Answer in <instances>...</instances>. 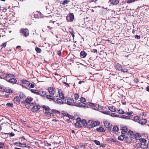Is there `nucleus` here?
Listing matches in <instances>:
<instances>
[{"label":"nucleus","instance_id":"58836bf2","mask_svg":"<svg viewBox=\"0 0 149 149\" xmlns=\"http://www.w3.org/2000/svg\"><path fill=\"white\" fill-rule=\"evenodd\" d=\"M4 75H5V74L4 73H3L2 72H0V78H1V79L4 78Z\"/></svg>","mask_w":149,"mask_h":149},{"label":"nucleus","instance_id":"9b49d317","mask_svg":"<svg viewBox=\"0 0 149 149\" xmlns=\"http://www.w3.org/2000/svg\"><path fill=\"white\" fill-rule=\"evenodd\" d=\"M29 82L28 81L26 80L23 79L22 81V84H21V85L23 87H24V85L29 86L30 84H29Z\"/></svg>","mask_w":149,"mask_h":149},{"label":"nucleus","instance_id":"9d476101","mask_svg":"<svg viewBox=\"0 0 149 149\" xmlns=\"http://www.w3.org/2000/svg\"><path fill=\"white\" fill-rule=\"evenodd\" d=\"M128 138V136H126V134H123L119 136L118 139L119 140L122 141L124 139H127Z\"/></svg>","mask_w":149,"mask_h":149},{"label":"nucleus","instance_id":"e433bc0d","mask_svg":"<svg viewBox=\"0 0 149 149\" xmlns=\"http://www.w3.org/2000/svg\"><path fill=\"white\" fill-rule=\"evenodd\" d=\"M111 116L112 117H119V115L116 113H111Z\"/></svg>","mask_w":149,"mask_h":149},{"label":"nucleus","instance_id":"5701e85b","mask_svg":"<svg viewBox=\"0 0 149 149\" xmlns=\"http://www.w3.org/2000/svg\"><path fill=\"white\" fill-rule=\"evenodd\" d=\"M85 147L84 146L83 144H80L77 145L75 148L76 149H81V148H84Z\"/></svg>","mask_w":149,"mask_h":149},{"label":"nucleus","instance_id":"7c9ffc66","mask_svg":"<svg viewBox=\"0 0 149 149\" xmlns=\"http://www.w3.org/2000/svg\"><path fill=\"white\" fill-rule=\"evenodd\" d=\"M20 98L22 100H24L26 98V96L22 93H20L19 94Z\"/></svg>","mask_w":149,"mask_h":149},{"label":"nucleus","instance_id":"7ed1b4c3","mask_svg":"<svg viewBox=\"0 0 149 149\" xmlns=\"http://www.w3.org/2000/svg\"><path fill=\"white\" fill-rule=\"evenodd\" d=\"M20 33H22L25 37H27L29 34V31L27 29H22L20 30Z\"/></svg>","mask_w":149,"mask_h":149},{"label":"nucleus","instance_id":"e2e57ef3","mask_svg":"<svg viewBox=\"0 0 149 149\" xmlns=\"http://www.w3.org/2000/svg\"><path fill=\"white\" fill-rule=\"evenodd\" d=\"M132 112H126L125 113L129 115H131L132 113Z\"/></svg>","mask_w":149,"mask_h":149},{"label":"nucleus","instance_id":"f257e3e1","mask_svg":"<svg viewBox=\"0 0 149 149\" xmlns=\"http://www.w3.org/2000/svg\"><path fill=\"white\" fill-rule=\"evenodd\" d=\"M139 142L138 143L136 146L138 148H141L144 149H146L148 148L147 144L146 143V140L144 139H139Z\"/></svg>","mask_w":149,"mask_h":149},{"label":"nucleus","instance_id":"f03ea898","mask_svg":"<svg viewBox=\"0 0 149 149\" xmlns=\"http://www.w3.org/2000/svg\"><path fill=\"white\" fill-rule=\"evenodd\" d=\"M65 103L69 105L75 106L76 103L74 102V100L70 97L68 98L67 99H65Z\"/></svg>","mask_w":149,"mask_h":149},{"label":"nucleus","instance_id":"37998d69","mask_svg":"<svg viewBox=\"0 0 149 149\" xmlns=\"http://www.w3.org/2000/svg\"><path fill=\"white\" fill-rule=\"evenodd\" d=\"M118 113H119L121 114H123L124 113H125L124 111L122 109H118Z\"/></svg>","mask_w":149,"mask_h":149},{"label":"nucleus","instance_id":"c756f323","mask_svg":"<svg viewBox=\"0 0 149 149\" xmlns=\"http://www.w3.org/2000/svg\"><path fill=\"white\" fill-rule=\"evenodd\" d=\"M135 138L136 139V140L137 141V142H139L138 140L139 141V139H140V137L139 136V133H137L136 134H135V135L134 136ZM141 138H140L141 139Z\"/></svg>","mask_w":149,"mask_h":149},{"label":"nucleus","instance_id":"6ab92c4d","mask_svg":"<svg viewBox=\"0 0 149 149\" xmlns=\"http://www.w3.org/2000/svg\"><path fill=\"white\" fill-rule=\"evenodd\" d=\"M31 91L33 93H35L38 95L41 94V92L38 90L31 89Z\"/></svg>","mask_w":149,"mask_h":149},{"label":"nucleus","instance_id":"a18cd8bd","mask_svg":"<svg viewBox=\"0 0 149 149\" xmlns=\"http://www.w3.org/2000/svg\"><path fill=\"white\" fill-rule=\"evenodd\" d=\"M3 79H5L6 81L9 82V80L10 79V78H9V77H8V76H7L5 75H4V78Z\"/></svg>","mask_w":149,"mask_h":149},{"label":"nucleus","instance_id":"2f4dec72","mask_svg":"<svg viewBox=\"0 0 149 149\" xmlns=\"http://www.w3.org/2000/svg\"><path fill=\"white\" fill-rule=\"evenodd\" d=\"M42 108L47 111H49L50 110V108L47 106L43 105L42 106Z\"/></svg>","mask_w":149,"mask_h":149},{"label":"nucleus","instance_id":"bb28decb","mask_svg":"<svg viewBox=\"0 0 149 149\" xmlns=\"http://www.w3.org/2000/svg\"><path fill=\"white\" fill-rule=\"evenodd\" d=\"M100 124V122L98 121L94 122L92 124V127H95L97 125H98Z\"/></svg>","mask_w":149,"mask_h":149},{"label":"nucleus","instance_id":"20e7f679","mask_svg":"<svg viewBox=\"0 0 149 149\" xmlns=\"http://www.w3.org/2000/svg\"><path fill=\"white\" fill-rule=\"evenodd\" d=\"M99 111L105 114L109 115L110 114V112L109 111L106 110L105 108H104V107L102 106L100 107Z\"/></svg>","mask_w":149,"mask_h":149},{"label":"nucleus","instance_id":"6e6552de","mask_svg":"<svg viewBox=\"0 0 149 149\" xmlns=\"http://www.w3.org/2000/svg\"><path fill=\"white\" fill-rule=\"evenodd\" d=\"M104 126L106 128H108V130L109 131H111V128H112L111 124L109 122L107 121H104Z\"/></svg>","mask_w":149,"mask_h":149},{"label":"nucleus","instance_id":"de8ad7c7","mask_svg":"<svg viewBox=\"0 0 149 149\" xmlns=\"http://www.w3.org/2000/svg\"><path fill=\"white\" fill-rule=\"evenodd\" d=\"M121 133L122 135L126 134V136H127V131H126L122 130V131L121 132Z\"/></svg>","mask_w":149,"mask_h":149},{"label":"nucleus","instance_id":"393cba45","mask_svg":"<svg viewBox=\"0 0 149 149\" xmlns=\"http://www.w3.org/2000/svg\"><path fill=\"white\" fill-rule=\"evenodd\" d=\"M87 55V53L84 51H82L80 53V56L83 58L85 57Z\"/></svg>","mask_w":149,"mask_h":149},{"label":"nucleus","instance_id":"052dcab7","mask_svg":"<svg viewBox=\"0 0 149 149\" xmlns=\"http://www.w3.org/2000/svg\"><path fill=\"white\" fill-rule=\"evenodd\" d=\"M6 45V42L3 43L2 44L1 46L3 47H5Z\"/></svg>","mask_w":149,"mask_h":149},{"label":"nucleus","instance_id":"1a4fd4ad","mask_svg":"<svg viewBox=\"0 0 149 149\" xmlns=\"http://www.w3.org/2000/svg\"><path fill=\"white\" fill-rule=\"evenodd\" d=\"M48 90L49 93L51 95H54L56 93L54 88L49 87L48 88Z\"/></svg>","mask_w":149,"mask_h":149},{"label":"nucleus","instance_id":"4d7b16f0","mask_svg":"<svg viewBox=\"0 0 149 149\" xmlns=\"http://www.w3.org/2000/svg\"><path fill=\"white\" fill-rule=\"evenodd\" d=\"M29 84H30L29 86L31 88H33L34 87V84H29Z\"/></svg>","mask_w":149,"mask_h":149},{"label":"nucleus","instance_id":"a19ab883","mask_svg":"<svg viewBox=\"0 0 149 149\" xmlns=\"http://www.w3.org/2000/svg\"><path fill=\"white\" fill-rule=\"evenodd\" d=\"M94 109L95 110H98V109L99 110V108H100V106L99 105H96L95 106H94Z\"/></svg>","mask_w":149,"mask_h":149},{"label":"nucleus","instance_id":"aec40b11","mask_svg":"<svg viewBox=\"0 0 149 149\" xmlns=\"http://www.w3.org/2000/svg\"><path fill=\"white\" fill-rule=\"evenodd\" d=\"M55 101L58 104H64L65 103L61 100L59 98L57 99L56 101Z\"/></svg>","mask_w":149,"mask_h":149},{"label":"nucleus","instance_id":"423d86ee","mask_svg":"<svg viewBox=\"0 0 149 149\" xmlns=\"http://www.w3.org/2000/svg\"><path fill=\"white\" fill-rule=\"evenodd\" d=\"M69 15L66 17L67 20L69 21H72L73 20L74 17L73 14L72 13H70Z\"/></svg>","mask_w":149,"mask_h":149},{"label":"nucleus","instance_id":"864d4df0","mask_svg":"<svg viewBox=\"0 0 149 149\" xmlns=\"http://www.w3.org/2000/svg\"><path fill=\"white\" fill-rule=\"evenodd\" d=\"M136 1L137 0H129L127 1V2L128 3H131Z\"/></svg>","mask_w":149,"mask_h":149},{"label":"nucleus","instance_id":"a878e982","mask_svg":"<svg viewBox=\"0 0 149 149\" xmlns=\"http://www.w3.org/2000/svg\"><path fill=\"white\" fill-rule=\"evenodd\" d=\"M46 97L47 99H49L50 100H52L54 101H55V98L51 95H47L46 96Z\"/></svg>","mask_w":149,"mask_h":149},{"label":"nucleus","instance_id":"79ce46f5","mask_svg":"<svg viewBox=\"0 0 149 149\" xmlns=\"http://www.w3.org/2000/svg\"><path fill=\"white\" fill-rule=\"evenodd\" d=\"M51 111L56 114L59 113V112L58 111L55 109H52L51 110Z\"/></svg>","mask_w":149,"mask_h":149},{"label":"nucleus","instance_id":"412c9836","mask_svg":"<svg viewBox=\"0 0 149 149\" xmlns=\"http://www.w3.org/2000/svg\"><path fill=\"white\" fill-rule=\"evenodd\" d=\"M108 108L110 111L112 112H116V111L115 107L113 106H109Z\"/></svg>","mask_w":149,"mask_h":149},{"label":"nucleus","instance_id":"f8f14e48","mask_svg":"<svg viewBox=\"0 0 149 149\" xmlns=\"http://www.w3.org/2000/svg\"><path fill=\"white\" fill-rule=\"evenodd\" d=\"M115 68L118 70L121 71L123 70L122 66L121 65L119 64H116L115 66Z\"/></svg>","mask_w":149,"mask_h":149},{"label":"nucleus","instance_id":"774afa93","mask_svg":"<svg viewBox=\"0 0 149 149\" xmlns=\"http://www.w3.org/2000/svg\"><path fill=\"white\" fill-rule=\"evenodd\" d=\"M22 143H18V145H17V146H19V147H22Z\"/></svg>","mask_w":149,"mask_h":149},{"label":"nucleus","instance_id":"f704fd0d","mask_svg":"<svg viewBox=\"0 0 149 149\" xmlns=\"http://www.w3.org/2000/svg\"><path fill=\"white\" fill-rule=\"evenodd\" d=\"M122 118L125 119H130V117L127 116L125 115H122L120 117Z\"/></svg>","mask_w":149,"mask_h":149},{"label":"nucleus","instance_id":"8fccbe9b","mask_svg":"<svg viewBox=\"0 0 149 149\" xmlns=\"http://www.w3.org/2000/svg\"><path fill=\"white\" fill-rule=\"evenodd\" d=\"M6 105L8 107H13V104L11 103H8L6 104Z\"/></svg>","mask_w":149,"mask_h":149},{"label":"nucleus","instance_id":"cd10ccee","mask_svg":"<svg viewBox=\"0 0 149 149\" xmlns=\"http://www.w3.org/2000/svg\"><path fill=\"white\" fill-rule=\"evenodd\" d=\"M96 130L98 132H104L105 131L104 129L102 127H100L97 128Z\"/></svg>","mask_w":149,"mask_h":149},{"label":"nucleus","instance_id":"49530a36","mask_svg":"<svg viewBox=\"0 0 149 149\" xmlns=\"http://www.w3.org/2000/svg\"><path fill=\"white\" fill-rule=\"evenodd\" d=\"M74 99L76 100H77L79 98V95L77 93H76L74 94Z\"/></svg>","mask_w":149,"mask_h":149},{"label":"nucleus","instance_id":"dca6fc26","mask_svg":"<svg viewBox=\"0 0 149 149\" xmlns=\"http://www.w3.org/2000/svg\"><path fill=\"white\" fill-rule=\"evenodd\" d=\"M147 122V120L144 119H140L139 123L140 124L143 125L145 124Z\"/></svg>","mask_w":149,"mask_h":149},{"label":"nucleus","instance_id":"b1692460","mask_svg":"<svg viewBox=\"0 0 149 149\" xmlns=\"http://www.w3.org/2000/svg\"><path fill=\"white\" fill-rule=\"evenodd\" d=\"M44 114L45 116H47L48 117L52 116H53V113L48 111L45 112Z\"/></svg>","mask_w":149,"mask_h":149},{"label":"nucleus","instance_id":"0eeeda50","mask_svg":"<svg viewBox=\"0 0 149 149\" xmlns=\"http://www.w3.org/2000/svg\"><path fill=\"white\" fill-rule=\"evenodd\" d=\"M75 106L79 107H88V105L85 103L81 102L79 103H76L75 104Z\"/></svg>","mask_w":149,"mask_h":149},{"label":"nucleus","instance_id":"603ef678","mask_svg":"<svg viewBox=\"0 0 149 149\" xmlns=\"http://www.w3.org/2000/svg\"><path fill=\"white\" fill-rule=\"evenodd\" d=\"M80 100L82 102H81L83 103L86 102V101L84 97L81 98Z\"/></svg>","mask_w":149,"mask_h":149},{"label":"nucleus","instance_id":"ddd939ff","mask_svg":"<svg viewBox=\"0 0 149 149\" xmlns=\"http://www.w3.org/2000/svg\"><path fill=\"white\" fill-rule=\"evenodd\" d=\"M41 17V14L38 11L36 12L34 15V17L36 18H40Z\"/></svg>","mask_w":149,"mask_h":149},{"label":"nucleus","instance_id":"0e129e2a","mask_svg":"<svg viewBox=\"0 0 149 149\" xmlns=\"http://www.w3.org/2000/svg\"><path fill=\"white\" fill-rule=\"evenodd\" d=\"M25 106L26 107L27 109H29L30 107L29 105V104H25Z\"/></svg>","mask_w":149,"mask_h":149},{"label":"nucleus","instance_id":"6e6d98bb","mask_svg":"<svg viewBox=\"0 0 149 149\" xmlns=\"http://www.w3.org/2000/svg\"><path fill=\"white\" fill-rule=\"evenodd\" d=\"M47 92L46 91H42V96H44V95H46L47 94Z\"/></svg>","mask_w":149,"mask_h":149},{"label":"nucleus","instance_id":"bf43d9fd","mask_svg":"<svg viewBox=\"0 0 149 149\" xmlns=\"http://www.w3.org/2000/svg\"><path fill=\"white\" fill-rule=\"evenodd\" d=\"M4 145V143H0V148H3V146Z\"/></svg>","mask_w":149,"mask_h":149},{"label":"nucleus","instance_id":"c9c22d12","mask_svg":"<svg viewBox=\"0 0 149 149\" xmlns=\"http://www.w3.org/2000/svg\"><path fill=\"white\" fill-rule=\"evenodd\" d=\"M81 123L82 125L84 126H86L87 124V123L86 121L85 120H83L81 121Z\"/></svg>","mask_w":149,"mask_h":149},{"label":"nucleus","instance_id":"c85d7f7f","mask_svg":"<svg viewBox=\"0 0 149 149\" xmlns=\"http://www.w3.org/2000/svg\"><path fill=\"white\" fill-rule=\"evenodd\" d=\"M108 141L109 143L113 142H116L117 143H118V141L114 139L111 138H110L109 139H108Z\"/></svg>","mask_w":149,"mask_h":149},{"label":"nucleus","instance_id":"473e14b6","mask_svg":"<svg viewBox=\"0 0 149 149\" xmlns=\"http://www.w3.org/2000/svg\"><path fill=\"white\" fill-rule=\"evenodd\" d=\"M140 119V118L139 117L136 116L134 117L133 120L136 122H138L139 123Z\"/></svg>","mask_w":149,"mask_h":149},{"label":"nucleus","instance_id":"5fc2aeb1","mask_svg":"<svg viewBox=\"0 0 149 149\" xmlns=\"http://www.w3.org/2000/svg\"><path fill=\"white\" fill-rule=\"evenodd\" d=\"M6 76H8V77H9V78H10V79L11 78H12V77H13V76H14L13 75H12V74H7L6 75Z\"/></svg>","mask_w":149,"mask_h":149},{"label":"nucleus","instance_id":"09e8293b","mask_svg":"<svg viewBox=\"0 0 149 149\" xmlns=\"http://www.w3.org/2000/svg\"><path fill=\"white\" fill-rule=\"evenodd\" d=\"M113 130L114 132H117L118 130V128L117 126H115L113 127Z\"/></svg>","mask_w":149,"mask_h":149},{"label":"nucleus","instance_id":"4be33fe9","mask_svg":"<svg viewBox=\"0 0 149 149\" xmlns=\"http://www.w3.org/2000/svg\"><path fill=\"white\" fill-rule=\"evenodd\" d=\"M16 82V80L13 77L11 78L9 80V82L11 83L15 84Z\"/></svg>","mask_w":149,"mask_h":149},{"label":"nucleus","instance_id":"3c124183","mask_svg":"<svg viewBox=\"0 0 149 149\" xmlns=\"http://www.w3.org/2000/svg\"><path fill=\"white\" fill-rule=\"evenodd\" d=\"M94 142L95 144L99 146L100 145V143L98 141L95 140L94 141Z\"/></svg>","mask_w":149,"mask_h":149},{"label":"nucleus","instance_id":"4468645a","mask_svg":"<svg viewBox=\"0 0 149 149\" xmlns=\"http://www.w3.org/2000/svg\"><path fill=\"white\" fill-rule=\"evenodd\" d=\"M14 102L16 104H19L20 102V100L18 96H16L14 97L13 99Z\"/></svg>","mask_w":149,"mask_h":149},{"label":"nucleus","instance_id":"69168bd1","mask_svg":"<svg viewBox=\"0 0 149 149\" xmlns=\"http://www.w3.org/2000/svg\"><path fill=\"white\" fill-rule=\"evenodd\" d=\"M135 38L137 39H140V37L139 36L136 35L135 36Z\"/></svg>","mask_w":149,"mask_h":149},{"label":"nucleus","instance_id":"13d9d810","mask_svg":"<svg viewBox=\"0 0 149 149\" xmlns=\"http://www.w3.org/2000/svg\"><path fill=\"white\" fill-rule=\"evenodd\" d=\"M88 105L90 106L93 107L94 106L95 104L92 103H89L88 104Z\"/></svg>","mask_w":149,"mask_h":149},{"label":"nucleus","instance_id":"ea45409f","mask_svg":"<svg viewBox=\"0 0 149 149\" xmlns=\"http://www.w3.org/2000/svg\"><path fill=\"white\" fill-rule=\"evenodd\" d=\"M35 50L37 53H40L42 52L41 49L37 47L36 48Z\"/></svg>","mask_w":149,"mask_h":149},{"label":"nucleus","instance_id":"338daca9","mask_svg":"<svg viewBox=\"0 0 149 149\" xmlns=\"http://www.w3.org/2000/svg\"><path fill=\"white\" fill-rule=\"evenodd\" d=\"M77 122L79 123V122H81V119L80 118H78L77 119Z\"/></svg>","mask_w":149,"mask_h":149},{"label":"nucleus","instance_id":"a211bd4d","mask_svg":"<svg viewBox=\"0 0 149 149\" xmlns=\"http://www.w3.org/2000/svg\"><path fill=\"white\" fill-rule=\"evenodd\" d=\"M109 1L111 4L114 5L117 4L119 3V0H109Z\"/></svg>","mask_w":149,"mask_h":149},{"label":"nucleus","instance_id":"39448f33","mask_svg":"<svg viewBox=\"0 0 149 149\" xmlns=\"http://www.w3.org/2000/svg\"><path fill=\"white\" fill-rule=\"evenodd\" d=\"M40 108V106L39 105H35L33 106L31 109V111L33 112H36L38 111Z\"/></svg>","mask_w":149,"mask_h":149},{"label":"nucleus","instance_id":"72a5a7b5","mask_svg":"<svg viewBox=\"0 0 149 149\" xmlns=\"http://www.w3.org/2000/svg\"><path fill=\"white\" fill-rule=\"evenodd\" d=\"M59 95L60 98L62 99H64V97L63 94L62 92H61V93H60L59 92Z\"/></svg>","mask_w":149,"mask_h":149},{"label":"nucleus","instance_id":"c03bdc74","mask_svg":"<svg viewBox=\"0 0 149 149\" xmlns=\"http://www.w3.org/2000/svg\"><path fill=\"white\" fill-rule=\"evenodd\" d=\"M70 1V0H64L62 4L63 5H65V4H67Z\"/></svg>","mask_w":149,"mask_h":149},{"label":"nucleus","instance_id":"4c0bfd02","mask_svg":"<svg viewBox=\"0 0 149 149\" xmlns=\"http://www.w3.org/2000/svg\"><path fill=\"white\" fill-rule=\"evenodd\" d=\"M121 130H124V131H127V132L128 131V129L127 128V127L126 126H124L123 127L122 126H121Z\"/></svg>","mask_w":149,"mask_h":149},{"label":"nucleus","instance_id":"f3484780","mask_svg":"<svg viewBox=\"0 0 149 149\" xmlns=\"http://www.w3.org/2000/svg\"><path fill=\"white\" fill-rule=\"evenodd\" d=\"M33 98L31 97H27L25 100V102L26 104H29L30 102L32 101Z\"/></svg>","mask_w":149,"mask_h":149},{"label":"nucleus","instance_id":"680f3d73","mask_svg":"<svg viewBox=\"0 0 149 149\" xmlns=\"http://www.w3.org/2000/svg\"><path fill=\"white\" fill-rule=\"evenodd\" d=\"M75 125H76V126H78V127H79L80 126V124H79V123H78V122H76L75 124Z\"/></svg>","mask_w":149,"mask_h":149},{"label":"nucleus","instance_id":"2eb2a0df","mask_svg":"<svg viewBox=\"0 0 149 149\" xmlns=\"http://www.w3.org/2000/svg\"><path fill=\"white\" fill-rule=\"evenodd\" d=\"M4 91L7 93H11L13 92V91L9 88H5L4 89Z\"/></svg>","mask_w":149,"mask_h":149}]
</instances>
